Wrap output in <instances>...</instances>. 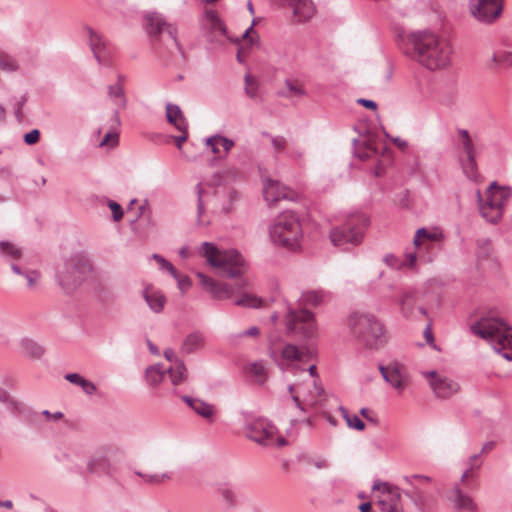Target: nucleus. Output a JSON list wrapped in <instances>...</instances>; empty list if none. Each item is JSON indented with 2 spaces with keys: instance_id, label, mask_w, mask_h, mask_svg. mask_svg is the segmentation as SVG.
<instances>
[{
  "instance_id": "f257e3e1",
  "label": "nucleus",
  "mask_w": 512,
  "mask_h": 512,
  "mask_svg": "<svg viewBox=\"0 0 512 512\" xmlns=\"http://www.w3.org/2000/svg\"><path fill=\"white\" fill-rule=\"evenodd\" d=\"M201 254L207 263L214 268L219 275L238 278L234 285L217 281L203 273L197 277L204 290L216 299H229L237 296L235 304L241 307L257 308L262 305V299L248 292L250 282L244 278L248 265L243 256L236 250H220L214 244L205 242L201 247Z\"/></svg>"
},
{
  "instance_id": "f03ea898",
  "label": "nucleus",
  "mask_w": 512,
  "mask_h": 512,
  "mask_svg": "<svg viewBox=\"0 0 512 512\" xmlns=\"http://www.w3.org/2000/svg\"><path fill=\"white\" fill-rule=\"evenodd\" d=\"M397 40L407 56L422 64H448L452 61L453 48L450 42L431 30L402 31L398 33Z\"/></svg>"
},
{
  "instance_id": "7ed1b4c3",
  "label": "nucleus",
  "mask_w": 512,
  "mask_h": 512,
  "mask_svg": "<svg viewBox=\"0 0 512 512\" xmlns=\"http://www.w3.org/2000/svg\"><path fill=\"white\" fill-rule=\"evenodd\" d=\"M346 326L351 337L365 348L377 349L387 340L383 324L373 314L354 311L347 317Z\"/></svg>"
},
{
  "instance_id": "20e7f679",
  "label": "nucleus",
  "mask_w": 512,
  "mask_h": 512,
  "mask_svg": "<svg viewBox=\"0 0 512 512\" xmlns=\"http://www.w3.org/2000/svg\"><path fill=\"white\" fill-rule=\"evenodd\" d=\"M472 331L488 341L505 359L512 360V330L504 321L498 318H482L472 326Z\"/></svg>"
},
{
  "instance_id": "39448f33",
  "label": "nucleus",
  "mask_w": 512,
  "mask_h": 512,
  "mask_svg": "<svg viewBox=\"0 0 512 512\" xmlns=\"http://www.w3.org/2000/svg\"><path fill=\"white\" fill-rule=\"evenodd\" d=\"M274 243L296 250L302 238V229L298 218L292 212H284L277 216L270 230Z\"/></svg>"
},
{
  "instance_id": "423d86ee",
  "label": "nucleus",
  "mask_w": 512,
  "mask_h": 512,
  "mask_svg": "<svg viewBox=\"0 0 512 512\" xmlns=\"http://www.w3.org/2000/svg\"><path fill=\"white\" fill-rule=\"evenodd\" d=\"M288 390L295 405L302 411L316 408L325 400L324 390L314 376H306L300 382L289 386Z\"/></svg>"
},
{
  "instance_id": "0eeeda50",
  "label": "nucleus",
  "mask_w": 512,
  "mask_h": 512,
  "mask_svg": "<svg viewBox=\"0 0 512 512\" xmlns=\"http://www.w3.org/2000/svg\"><path fill=\"white\" fill-rule=\"evenodd\" d=\"M478 196L482 217L488 222L497 223L502 218L504 207L511 196V190L494 182L487 188L483 197L479 192Z\"/></svg>"
},
{
  "instance_id": "6e6552de",
  "label": "nucleus",
  "mask_w": 512,
  "mask_h": 512,
  "mask_svg": "<svg viewBox=\"0 0 512 512\" xmlns=\"http://www.w3.org/2000/svg\"><path fill=\"white\" fill-rule=\"evenodd\" d=\"M368 222V218L363 214L350 216L343 225L331 229L329 235L331 243L339 247L346 244L359 245Z\"/></svg>"
},
{
  "instance_id": "1a4fd4ad",
  "label": "nucleus",
  "mask_w": 512,
  "mask_h": 512,
  "mask_svg": "<svg viewBox=\"0 0 512 512\" xmlns=\"http://www.w3.org/2000/svg\"><path fill=\"white\" fill-rule=\"evenodd\" d=\"M371 499L380 512H405L399 488L389 483H375Z\"/></svg>"
},
{
  "instance_id": "9d476101",
  "label": "nucleus",
  "mask_w": 512,
  "mask_h": 512,
  "mask_svg": "<svg viewBox=\"0 0 512 512\" xmlns=\"http://www.w3.org/2000/svg\"><path fill=\"white\" fill-rule=\"evenodd\" d=\"M249 439L264 446L282 447L288 444L286 438L279 434L277 428L266 419H256L246 429Z\"/></svg>"
},
{
  "instance_id": "9b49d317",
  "label": "nucleus",
  "mask_w": 512,
  "mask_h": 512,
  "mask_svg": "<svg viewBox=\"0 0 512 512\" xmlns=\"http://www.w3.org/2000/svg\"><path fill=\"white\" fill-rule=\"evenodd\" d=\"M442 234L436 230L429 231L425 228L418 229L413 239L415 251L408 252L405 256L403 265L408 268H414L418 260L428 261L426 253L432 248L435 242L440 241Z\"/></svg>"
},
{
  "instance_id": "f8f14e48",
  "label": "nucleus",
  "mask_w": 512,
  "mask_h": 512,
  "mask_svg": "<svg viewBox=\"0 0 512 512\" xmlns=\"http://www.w3.org/2000/svg\"><path fill=\"white\" fill-rule=\"evenodd\" d=\"M81 35L89 45L96 62L107 64L115 61V49L105 40L102 34L89 25H83Z\"/></svg>"
},
{
  "instance_id": "ddd939ff",
  "label": "nucleus",
  "mask_w": 512,
  "mask_h": 512,
  "mask_svg": "<svg viewBox=\"0 0 512 512\" xmlns=\"http://www.w3.org/2000/svg\"><path fill=\"white\" fill-rule=\"evenodd\" d=\"M202 26L207 33L210 42L223 44L225 41L239 43V38H233L229 35L226 25L219 16L218 12L213 9H206L202 16Z\"/></svg>"
},
{
  "instance_id": "4468645a",
  "label": "nucleus",
  "mask_w": 512,
  "mask_h": 512,
  "mask_svg": "<svg viewBox=\"0 0 512 512\" xmlns=\"http://www.w3.org/2000/svg\"><path fill=\"white\" fill-rule=\"evenodd\" d=\"M287 327L294 334L304 339H314L318 335L314 316L307 310H291L287 316Z\"/></svg>"
},
{
  "instance_id": "2eb2a0df",
  "label": "nucleus",
  "mask_w": 512,
  "mask_h": 512,
  "mask_svg": "<svg viewBox=\"0 0 512 512\" xmlns=\"http://www.w3.org/2000/svg\"><path fill=\"white\" fill-rule=\"evenodd\" d=\"M422 376L439 399H449L460 391V385L442 372L424 371Z\"/></svg>"
},
{
  "instance_id": "dca6fc26",
  "label": "nucleus",
  "mask_w": 512,
  "mask_h": 512,
  "mask_svg": "<svg viewBox=\"0 0 512 512\" xmlns=\"http://www.w3.org/2000/svg\"><path fill=\"white\" fill-rule=\"evenodd\" d=\"M143 28L150 38L158 40L163 33H167L173 42L178 45L177 28L167 22L158 12H148L143 16Z\"/></svg>"
},
{
  "instance_id": "f3484780",
  "label": "nucleus",
  "mask_w": 512,
  "mask_h": 512,
  "mask_svg": "<svg viewBox=\"0 0 512 512\" xmlns=\"http://www.w3.org/2000/svg\"><path fill=\"white\" fill-rule=\"evenodd\" d=\"M471 13L479 21L491 23L502 12V3L497 0H470Z\"/></svg>"
},
{
  "instance_id": "a211bd4d",
  "label": "nucleus",
  "mask_w": 512,
  "mask_h": 512,
  "mask_svg": "<svg viewBox=\"0 0 512 512\" xmlns=\"http://www.w3.org/2000/svg\"><path fill=\"white\" fill-rule=\"evenodd\" d=\"M380 372L383 378L388 382L398 393H402L408 385V376L405 367L398 363L392 362L386 366L380 367Z\"/></svg>"
},
{
  "instance_id": "6ab92c4d",
  "label": "nucleus",
  "mask_w": 512,
  "mask_h": 512,
  "mask_svg": "<svg viewBox=\"0 0 512 512\" xmlns=\"http://www.w3.org/2000/svg\"><path fill=\"white\" fill-rule=\"evenodd\" d=\"M263 195L267 202L274 204L282 199L295 200L297 193L280 182L267 179L263 186Z\"/></svg>"
},
{
  "instance_id": "aec40b11",
  "label": "nucleus",
  "mask_w": 512,
  "mask_h": 512,
  "mask_svg": "<svg viewBox=\"0 0 512 512\" xmlns=\"http://www.w3.org/2000/svg\"><path fill=\"white\" fill-rule=\"evenodd\" d=\"M198 194V209H197V221L199 225L205 226L209 224V219L205 216V207L210 202V198L214 196L215 189L205 183H201L197 186Z\"/></svg>"
},
{
  "instance_id": "412c9836",
  "label": "nucleus",
  "mask_w": 512,
  "mask_h": 512,
  "mask_svg": "<svg viewBox=\"0 0 512 512\" xmlns=\"http://www.w3.org/2000/svg\"><path fill=\"white\" fill-rule=\"evenodd\" d=\"M288 6L299 23L309 21L316 13V7L311 0H288Z\"/></svg>"
},
{
  "instance_id": "4be33fe9",
  "label": "nucleus",
  "mask_w": 512,
  "mask_h": 512,
  "mask_svg": "<svg viewBox=\"0 0 512 512\" xmlns=\"http://www.w3.org/2000/svg\"><path fill=\"white\" fill-rule=\"evenodd\" d=\"M449 501L452 503L454 509L463 512H475L477 510V505L473 501V499L463 493L461 489L455 487L448 495Z\"/></svg>"
},
{
  "instance_id": "5701e85b",
  "label": "nucleus",
  "mask_w": 512,
  "mask_h": 512,
  "mask_svg": "<svg viewBox=\"0 0 512 512\" xmlns=\"http://www.w3.org/2000/svg\"><path fill=\"white\" fill-rule=\"evenodd\" d=\"M142 295L152 311L155 313L163 311L166 304V297L161 290L149 284L145 286Z\"/></svg>"
},
{
  "instance_id": "b1692460",
  "label": "nucleus",
  "mask_w": 512,
  "mask_h": 512,
  "mask_svg": "<svg viewBox=\"0 0 512 512\" xmlns=\"http://www.w3.org/2000/svg\"><path fill=\"white\" fill-rule=\"evenodd\" d=\"M206 146L218 158L225 156L234 146V142L220 135L211 136L206 139Z\"/></svg>"
},
{
  "instance_id": "393cba45",
  "label": "nucleus",
  "mask_w": 512,
  "mask_h": 512,
  "mask_svg": "<svg viewBox=\"0 0 512 512\" xmlns=\"http://www.w3.org/2000/svg\"><path fill=\"white\" fill-rule=\"evenodd\" d=\"M307 351L300 350L297 346L286 344L281 350L279 365L282 367H290L298 361H302L307 355Z\"/></svg>"
},
{
  "instance_id": "a878e982",
  "label": "nucleus",
  "mask_w": 512,
  "mask_h": 512,
  "mask_svg": "<svg viewBox=\"0 0 512 512\" xmlns=\"http://www.w3.org/2000/svg\"><path fill=\"white\" fill-rule=\"evenodd\" d=\"M184 401L187 403L189 407L193 409L195 413H197L202 418L206 419L209 422L214 420V416L216 415V409L213 405L197 398L184 397Z\"/></svg>"
},
{
  "instance_id": "bb28decb",
  "label": "nucleus",
  "mask_w": 512,
  "mask_h": 512,
  "mask_svg": "<svg viewBox=\"0 0 512 512\" xmlns=\"http://www.w3.org/2000/svg\"><path fill=\"white\" fill-rule=\"evenodd\" d=\"M416 303L417 297L414 292L403 293L399 300L401 312L406 317L415 316L416 311H418L421 315H426V310L422 307H416Z\"/></svg>"
},
{
  "instance_id": "cd10ccee",
  "label": "nucleus",
  "mask_w": 512,
  "mask_h": 512,
  "mask_svg": "<svg viewBox=\"0 0 512 512\" xmlns=\"http://www.w3.org/2000/svg\"><path fill=\"white\" fill-rule=\"evenodd\" d=\"M432 482H433L432 479L427 476H422V475L413 476V485L415 488L413 500H414L415 504L418 505L422 509L425 508L426 506H428V502H429L425 496L423 488L426 484H430Z\"/></svg>"
},
{
  "instance_id": "c85d7f7f",
  "label": "nucleus",
  "mask_w": 512,
  "mask_h": 512,
  "mask_svg": "<svg viewBox=\"0 0 512 512\" xmlns=\"http://www.w3.org/2000/svg\"><path fill=\"white\" fill-rule=\"evenodd\" d=\"M166 119L176 130H185V128H188V122L177 105L167 104Z\"/></svg>"
},
{
  "instance_id": "c756f323",
  "label": "nucleus",
  "mask_w": 512,
  "mask_h": 512,
  "mask_svg": "<svg viewBox=\"0 0 512 512\" xmlns=\"http://www.w3.org/2000/svg\"><path fill=\"white\" fill-rule=\"evenodd\" d=\"M246 373L258 384H263L268 376L266 366L262 361L249 363L246 366Z\"/></svg>"
},
{
  "instance_id": "7c9ffc66",
  "label": "nucleus",
  "mask_w": 512,
  "mask_h": 512,
  "mask_svg": "<svg viewBox=\"0 0 512 512\" xmlns=\"http://www.w3.org/2000/svg\"><path fill=\"white\" fill-rule=\"evenodd\" d=\"M205 340L201 333L194 332L189 334L183 341L182 351L190 354L196 352L204 347Z\"/></svg>"
},
{
  "instance_id": "2f4dec72",
  "label": "nucleus",
  "mask_w": 512,
  "mask_h": 512,
  "mask_svg": "<svg viewBox=\"0 0 512 512\" xmlns=\"http://www.w3.org/2000/svg\"><path fill=\"white\" fill-rule=\"evenodd\" d=\"M482 460L480 454L472 455L468 460V468L461 476V483L467 485L470 480L475 478V472L480 469Z\"/></svg>"
},
{
  "instance_id": "473e14b6",
  "label": "nucleus",
  "mask_w": 512,
  "mask_h": 512,
  "mask_svg": "<svg viewBox=\"0 0 512 512\" xmlns=\"http://www.w3.org/2000/svg\"><path fill=\"white\" fill-rule=\"evenodd\" d=\"M393 74V66H375V69L372 72L374 81L379 84L389 82Z\"/></svg>"
},
{
  "instance_id": "72a5a7b5",
  "label": "nucleus",
  "mask_w": 512,
  "mask_h": 512,
  "mask_svg": "<svg viewBox=\"0 0 512 512\" xmlns=\"http://www.w3.org/2000/svg\"><path fill=\"white\" fill-rule=\"evenodd\" d=\"M137 475L140 476L146 483L159 485L166 483L171 480V474L168 472L162 473H143L137 472Z\"/></svg>"
},
{
  "instance_id": "f704fd0d",
  "label": "nucleus",
  "mask_w": 512,
  "mask_h": 512,
  "mask_svg": "<svg viewBox=\"0 0 512 512\" xmlns=\"http://www.w3.org/2000/svg\"><path fill=\"white\" fill-rule=\"evenodd\" d=\"M165 376V371L160 365H154L146 370V380L152 386L159 385Z\"/></svg>"
},
{
  "instance_id": "c9c22d12",
  "label": "nucleus",
  "mask_w": 512,
  "mask_h": 512,
  "mask_svg": "<svg viewBox=\"0 0 512 512\" xmlns=\"http://www.w3.org/2000/svg\"><path fill=\"white\" fill-rule=\"evenodd\" d=\"M459 142L465 154V157L475 156L474 144L467 130L459 131Z\"/></svg>"
},
{
  "instance_id": "e433bc0d",
  "label": "nucleus",
  "mask_w": 512,
  "mask_h": 512,
  "mask_svg": "<svg viewBox=\"0 0 512 512\" xmlns=\"http://www.w3.org/2000/svg\"><path fill=\"white\" fill-rule=\"evenodd\" d=\"M0 252L12 261L22 257V250L10 242H0Z\"/></svg>"
},
{
  "instance_id": "4c0bfd02",
  "label": "nucleus",
  "mask_w": 512,
  "mask_h": 512,
  "mask_svg": "<svg viewBox=\"0 0 512 512\" xmlns=\"http://www.w3.org/2000/svg\"><path fill=\"white\" fill-rule=\"evenodd\" d=\"M341 415L345 419L349 428L362 431L365 429L364 422L356 414L349 413L345 408H340Z\"/></svg>"
},
{
  "instance_id": "58836bf2",
  "label": "nucleus",
  "mask_w": 512,
  "mask_h": 512,
  "mask_svg": "<svg viewBox=\"0 0 512 512\" xmlns=\"http://www.w3.org/2000/svg\"><path fill=\"white\" fill-rule=\"evenodd\" d=\"M186 372L187 370L182 362L168 370L169 377L174 385H178L186 379Z\"/></svg>"
},
{
  "instance_id": "ea45409f",
  "label": "nucleus",
  "mask_w": 512,
  "mask_h": 512,
  "mask_svg": "<svg viewBox=\"0 0 512 512\" xmlns=\"http://www.w3.org/2000/svg\"><path fill=\"white\" fill-rule=\"evenodd\" d=\"M109 95L111 98L115 101V106L117 108H124L126 101L123 96V88L120 83H117L115 85L110 86L109 88Z\"/></svg>"
},
{
  "instance_id": "a19ab883",
  "label": "nucleus",
  "mask_w": 512,
  "mask_h": 512,
  "mask_svg": "<svg viewBox=\"0 0 512 512\" xmlns=\"http://www.w3.org/2000/svg\"><path fill=\"white\" fill-rule=\"evenodd\" d=\"M463 171L466 174V176L470 179L476 180L478 173H477V165L475 161V156L472 157H466L463 161Z\"/></svg>"
},
{
  "instance_id": "79ce46f5",
  "label": "nucleus",
  "mask_w": 512,
  "mask_h": 512,
  "mask_svg": "<svg viewBox=\"0 0 512 512\" xmlns=\"http://www.w3.org/2000/svg\"><path fill=\"white\" fill-rule=\"evenodd\" d=\"M493 61L497 64H512V49H501L493 54Z\"/></svg>"
},
{
  "instance_id": "37998d69",
  "label": "nucleus",
  "mask_w": 512,
  "mask_h": 512,
  "mask_svg": "<svg viewBox=\"0 0 512 512\" xmlns=\"http://www.w3.org/2000/svg\"><path fill=\"white\" fill-rule=\"evenodd\" d=\"M257 90H258L257 79L254 76H252L251 74L247 73L245 75V92H246V94L249 97L254 98L257 95Z\"/></svg>"
},
{
  "instance_id": "c03bdc74",
  "label": "nucleus",
  "mask_w": 512,
  "mask_h": 512,
  "mask_svg": "<svg viewBox=\"0 0 512 512\" xmlns=\"http://www.w3.org/2000/svg\"><path fill=\"white\" fill-rule=\"evenodd\" d=\"M107 468V463L104 458H92L88 462V470L92 473L104 472Z\"/></svg>"
},
{
  "instance_id": "a18cd8bd",
  "label": "nucleus",
  "mask_w": 512,
  "mask_h": 512,
  "mask_svg": "<svg viewBox=\"0 0 512 512\" xmlns=\"http://www.w3.org/2000/svg\"><path fill=\"white\" fill-rule=\"evenodd\" d=\"M73 269H75L79 272L80 275L78 276V280L80 282L84 279V274H86L87 272H90L91 265L88 262V260H86L84 258H79L77 260V262L74 263Z\"/></svg>"
},
{
  "instance_id": "49530a36",
  "label": "nucleus",
  "mask_w": 512,
  "mask_h": 512,
  "mask_svg": "<svg viewBox=\"0 0 512 512\" xmlns=\"http://www.w3.org/2000/svg\"><path fill=\"white\" fill-rule=\"evenodd\" d=\"M119 134L116 130H112L106 133L103 140L100 142V146L113 148L118 144Z\"/></svg>"
},
{
  "instance_id": "de8ad7c7",
  "label": "nucleus",
  "mask_w": 512,
  "mask_h": 512,
  "mask_svg": "<svg viewBox=\"0 0 512 512\" xmlns=\"http://www.w3.org/2000/svg\"><path fill=\"white\" fill-rule=\"evenodd\" d=\"M153 259L163 268L166 269L173 277H178V272L174 268V266L165 260L160 255L154 254Z\"/></svg>"
},
{
  "instance_id": "09e8293b",
  "label": "nucleus",
  "mask_w": 512,
  "mask_h": 512,
  "mask_svg": "<svg viewBox=\"0 0 512 512\" xmlns=\"http://www.w3.org/2000/svg\"><path fill=\"white\" fill-rule=\"evenodd\" d=\"M255 19L253 20L250 27H248L241 35L243 41L249 42L251 45L257 42L256 32L254 31Z\"/></svg>"
},
{
  "instance_id": "8fccbe9b",
  "label": "nucleus",
  "mask_w": 512,
  "mask_h": 512,
  "mask_svg": "<svg viewBox=\"0 0 512 512\" xmlns=\"http://www.w3.org/2000/svg\"><path fill=\"white\" fill-rule=\"evenodd\" d=\"M177 280L178 288L182 292H186L191 287V280L188 276H183L178 273V277H174Z\"/></svg>"
},
{
  "instance_id": "3c124183",
  "label": "nucleus",
  "mask_w": 512,
  "mask_h": 512,
  "mask_svg": "<svg viewBox=\"0 0 512 512\" xmlns=\"http://www.w3.org/2000/svg\"><path fill=\"white\" fill-rule=\"evenodd\" d=\"M109 207L113 213V219L115 221H120L123 217V210H122L121 206L114 201H110Z\"/></svg>"
},
{
  "instance_id": "603ef678",
  "label": "nucleus",
  "mask_w": 512,
  "mask_h": 512,
  "mask_svg": "<svg viewBox=\"0 0 512 512\" xmlns=\"http://www.w3.org/2000/svg\"><path fill=\"white\" fill-rule=\"evenodd\" d=\"M40 138V132L37 129H34L30 131L29 133L25 134L24 141L28 145L36 144L39 141Z\"/></svg>"
},
{
  "instance_id": "864d4df0",
  "label": "nucleus",
  "mask_w": 512,
  "mask_h": 512,
  "mask_svg": "<svg viewBox=\"0 0 512 512\" xmlns=\"http://www.w3.org/2000/svg\"><path fill=\"white\" fill-rule=\"evenodd\" d=\"M25 276L27 278V285L30 288L35 287L38 284L39 279H40V275L36 271H29L25 274Z\"/></svg>"
},
{
  "instance_id": "5fc2aeb1",
  "label": "nucleus",
  "mask_w": 512,
  "mask_h": 512,
  "mask_svg": "<svg viewBox=\"0 0 512 512\" xmlns=\"http://www.w3.org/2000/svg\"><path fill=\"white\" fill-rule=\"evenodd\" d=\"M180 132L179 136L174 137L175 144L179 150L182 149L183 144L188 139V128H185V130H178Z\"/></svg>"
},
{
  "instance_id": "6e6d98bb",
  "label": "nucleus",
  "mask_w": 512,
  "mask_h": 512,
  "mask_svg": "<svg viewBox=\"0 0 512 512\" xmlns=\"http://www.w3.org/2000/svg\"><path fill=\"white\" fill-rule=\"evenodd\" d=\"M286 140L281 136L274 137L272 139V146L277 152H282L286 148Z\"/></svg>"
},
{
  "instance_id": "4d7b16f0",
  "label": "nucleus",
  "mask_w": 512,
  "mask_h": 512,
  "mask_svg": "<svg viewBox=\"0 0 512 512\" xmlns=\"http://www.w3.org/2000/svg\"><path fill=\"white\" fill-rule=\"evenodd\" d=\"M286 85L292 94H294V95H302L303 94L302 87L298 82L287 81Z\"/></svg>"
},
{
  "instance_id": "13d9d810",
  "label": "nucleus",
  "mask_w": 512,
  "mask_h": 512,
  "mask_svg": "<svg viewBox=\"0 0 512 512\" xmlns=\"http://www.w3.org/2000/svg\"><path fill=\"white\" fill-rule=\"evenodd\" d=\"M66 380H68L69 382L73 383V384H76V385H79L81 386L82 383L84 382V378L82 376H80L79 374H76V373H72V374H67L65 376Z\"/></svg>"
},
{
  "instance_id": "bf43d9fd",
  "label": "nucleus",
  "mask_w": 512,
  "mask_h": 512,
  "mask_svg": "<svg viewBox=\"0 0 512 512\" xmlns=\"http://www.w3.org/2000/svg\"><path fill=\"white\" fill-rule=\"evenodd\" d=\"M42 414L46 417L47 421L56 422L63 418V413L61 412L50 413L49 411L44 410Z\"/></svg>"
},
{
  "instance_id": "052dcab7",
  "label": "nucleus",
  "mask_w": 512,
  "mask_h": 512,
  "mask_svg": "<svg viewBox=\"0 0 512 512\" xmlns=\"http://www.w3.org/2000/svg\"><path fill=\"white\" fill-rule=\"evenodd\" d=\"M81 387L83 388L84 392L89 395L94 394L96 392V386L86 379L82 383Z\"/></svg>"
},
{
  "instance_id": "680f3d73",
  "label": "nucleus",
  "mask_w": 512,
  "mask_h": 512,
  "mask_svg": "<svg viewBox=\"0 0 512 512\" xmlns=\"http://www.w3.org/2000/svg\"><path fill=\"white\" fill-rule=\"evenodd\" d=\"M357 102L367 109H371V110L377 109V104L372 100L358 99Z\"/></svg>"
},
{
  "instance_id": "e2e57ef3",
  "label": "nucleus",
  "mask_w": 512,
  "mask_h": 512,
  "mask_svg": "<svg viewBox=\"0 0 512 512\" xmlns=\"http://www.w3.org/2000/svg\"><path fill=\"white\" fill-rule=\"evenodd\" d=\"M25 102H26V98L21 97V99L18 101L17 106L15 108V116L17 117L18 120L22 119V108H23Z\"/></svg>"
},
{
  "instance_id": "0e129e2a",
  "label": "nucleus",
  "mask_w": 512,
  "mask_h": 512,
  "mask_svg": "<svg viewBox=\"0 0 512 512\" xmlns=\"http://www.w3.org/2000/svg\"><path fill=\"white\" fill-rule=\"evenodd\" d=\"M496 447V442L488 441L483 444L480 454H488Z\"/></svg>"
},
{
  "instance_id": "69168bd1",
  "label": "nucleus",
  "mask_w": 512,
  "mask_h": 512,
  "mask_svg": "<svg viewBox=\"0 0 512 512\" xmlns=\"http://www.w3.org/2000/svg\"><path fill=\"white\" fill-rule=\"evenodd\" d=\"M393 143L402 151H405L408 148V142L402 138H394Z\"/></svg>"
},
{
  "instance_id": "338daca9",
  "label": "nucleus",
  "mask_w": 512,
  "mask_h": 512,
  "mask_svg": "<svg viewBox=\"0 0 512 512\" xmlns=\"http://www.w3.org/2000/svg\"><path fill=\"white\" fill-rule=\"evenodd\" d=\"M222 496L230 504H233L235 501V495L231 490H228V489L223 490Z\"/></svg>"
},
{
  "instance_id": "774afa93",
  "label": "nucleus",
  "mask_w": 512,
  "mask_h": 512,
  "mask_svg": "<svg viewBox=\"0 0 512 512\" xmlns=\"http://www.w3.org/2000/svg\"><path fill=\"white\" fill-rule=\"evenodd\" d=\"M164 357L168 361H170V362H174L175 361L177 364L179 363V361L177 359V356H176L175 352L172 349L165 350Z\"/></svg>"
}]
</instances>
